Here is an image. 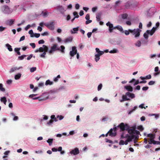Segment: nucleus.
<instances>
[{"mask_svg": "<svg viewBox=\"0 0 160 160\" xmlns=\"http://www.w3.org/2000/svg\"><path fill=\"white\" fill-rule=\"evenodd\" d=\"M117 127L120 128L121 131H123L125 130L127 131L129 134L135 133H136L137 134L139 133V132L138 131L135 130L136 126L132 127L130 128L129 126L127 124H125L123 122L121 123L117 126Z\"/></svg>", "mask_w": 160, "mask_h": 160, "instance_id": "1", "label": "nucleus"}, {"mask_svg": "<svg viewBox=\"0 0 160 160\" xmlns=\"http://www.w3.org/2000/svg\"><path fill=\"white\" fill-rule=\"evenodd\" d=\"M127 96H128L131 98H133L135 97V95L134 94L131 93L129 92H127L126 93L125 95H122V99L120 101V102H122L126 101H130V99L128 98L127 97Z\"/></svg>", "mask_w": 160, "mask_h": 160, "instance_id": "2", "label": "nucleus"}, {"mask_svg": "<svg viewBox=\"0 0 160 160\" xmlns=\"http://www.w3.org/2000/svg\"><path fill=\"white\" fill-rule=\"evenodd\" d=\"M2 11L4 14H9L12 13V11L8 6L3 5L1 8Z\"/></svg>", "mask_w": 160, "mask_h": 160, "instance_id": "3", "label": "nucleus"}, {"mask_svg": "<svg viewBox=\"0 0 160 160\" xmlns=\"http://www.w3.org/2000/svg\"><path fill=\"white\" fill-rule=\"evenodd\" d=\"M130 32L132 35H134L135 38H137L139 36L140 33L141 32V30L138 29H134L133 30L129 29Z\"/></svg>", "mask_w": 160, "mask_h": 160, "instance_id": "4", "label": "nucleus"}, {"mask_svg": "<svg viewBox=\"0 0 160 160\" xmlns=\"http://www.w3.org/2000/svg\"><path fill=\"white\" fill-rule=\"evenodd\" d=\"M159 24H160L159 22H157L156 23V27H153L151 30H147L146 31V33H147L148 34H150L151 36L155 32V31H156L157 29V28L159 26Z\"/></svg>", "mask_w": 160, "mask_h": 160, "instance_id": "5", "label": "nucleus"}, {"mask_svg": "<svg viewBox=\"0 0 160 160\" xmlns=\"http://www.w3.org/2000/svg\"><path fill=\"white\" fill-rule=\"evenodd\" d=\"M48 48L45 45H43L42 46V47H41L39 48L38 49H36L35 50V52H43L45 51L46 52H48Z\"/></svg>", "mask_w": 160, "mask_h": 160, "instance_id": "6", "label": "nucleus"}, {"mask_svg": "<svg viewBox=\"0 0 160 160\" xmlns=\"http://www.w3.org/2000/svg\"><path fill=\"white\" fill-rule=\"evenodd\" d=\"M44 25L52 30H53L54 29V23L53 22H51L48 23H45Z\"/></svg>", "mask_w": 160, "mask_h": 160, "instance_id": "7", "label": "nucleus"}, {"mask_svg": "<svg viewBox=\"0 0 160 160\" xmlns=\"http://www.w3.org/2000/svg\"><path fill=\"white\" fill-rule=\"evenodd\" d=\"M117 127H115L113 128V129L111 128L109 130L110 134L109 135L111 137H115L117 134L116 131L117 130Z\"/></svg>", "mask_w": 160, "mask_h": 160, "instance_id": "8", "label": "nucleus"}, {"mask_svg": "<svg viewBox=\"0 0 160 160\" xmlns=\"http://www.w3.org/2000/svg\"><path fill=\"white\" fill-rule=\"evenodd\" d=\"M60 49L57 47V45L56 44L53 45L51 48V49L48 51V52L50 54L52 53L53 52L57 50L59 51Z\"/></svg>", "mask_w": 160, "mask_h": 160, "instance_id": "9", "label": "nucleus"}, {"mask_svg": "<svg viewBox=\"0 0 160 160\" xmlns=\"http://www.w3.org/2000/svg\"><path fill=\"white\" fill-rule=\"evenodd\" d=\"M77 50L75 46L72 47V50L70 52V55L72 57H73L77 53Z\"/></svg>", "mask_w": 160, "mask_h": 160, "instance_id": "10", "label": "nucleus"}, {"mask_svg": "<svg viewBox=\"0 0 160 160\" xmlns=\"http://www.w3.org/2000/svg\"><path fill=\"white\" fill-rule=\"evenodd\" d=\"M147 137L150 138V141H148L149 144H151L152 142L154 140L155 138V135L152 133H150L147 135Z\"/></svg>", "mask_w": 160, "mask_h": 160, "instance_id": "11", "label": "nucleus"}, {"mask_svg": "<svg viewBox=\"0 0 160 160\" xmlns=\"http://www.w3.org/2000/svg\"><path fill=\"white\" fill-rule=\"evenodd\" d=\"M106 25L107 26L109 27V31L110 32H112L113 30L115 29V28H114L113 25L111 23L109 22H108L107 23Z\"/></svg>", "mask_w": 160, "mask_h": 160, "instance_id": "12", "label": "nucleus"}, {"mask_svg": "<svg viewBox=\"0 0 160 160\" xmlns=\"http://www.w3.org/2000/svg\"><path fill=\"white\" fill-rule=\"evenodd\" d=\"M70 154L74 155H77L79 153V151L78 148H75L73 149L70 152Z\"/></svg>", "mask_w": 160, "mask_h": 160, "instance_id": "13", "label": "nucleus"}, {"mask_svg": "<svg viewBox=\"0 0 160 160\" xmlns=\"http://www.w3.org/2000/svg\"><path fill=\"white\" fill-rule=\"evenodd\" d=\"M58 11L60 12L62 14H64V12L65 11V10L64 9L63 7L62 6H59L58 8Z\"/></svg>", "mask_w": 160, "mask_h": 160, "instance_id": "14", "label": "nucleus"}, {"mask_svg": "<svg viewBox=\"0 0 160 160\" xmlns=\"http://www.w3.org/2000/svg\"><path fill=\"white\" fill-rule=\"evenodd\" d=\"M72 40V37H70L66 38L63 40L64 42L65 43H68L71 42Z\"/></svg>", "mask_w": 160, "mask_h": 160, "instance_id": "15", "label": "nucleus"}, {"mask_svg": "<svg viewBox=\"0 0 160 160\" xmlns=\"http://www.w3.org/2000/svg\"><path fill=\"white\" fill-rule=\"evenodd\" d=\"M128 92H132L133 91L132 88L130 86H126L124 87Z\"/></svg>", "mask_w": 160, "mask_h": 160, "instance_id": "16", "label": "nucleus"}, {"mask_svg": "<svg viewBox=\"0 0 160 160\" xmlns=\"http://www.w3.org/2000/svg\"><path fill=\"white\" fill-rule=\"evenodd\" d=\"M114 28L117 29L118 30H119L120 32H121L122 33H123L124 32L122 27L121 26H116L115 27H114Z\"/></svg>", "mask_w": 160, "mask_h": 160, "instance_id": "17", "label": "nucleus"}, {"mask_svg": "<svg viewBox=\"0 0 160 160\" xmlns=\"http://www.w3.org/2000/svg\"><path fill=\"white\" fill-rule=\"evenodd\" d=\"M130 135H128V134H126L125 136H124V133H122L121 136V139H123L124 138H128V136H129Z\"/></svg>", "mask_w": 160, "mask_h": 160, "instance_id": "18", "label": "nucleus"}, {"mask_svg": "<svg viewBox=\"0 0 160 160\" xmlns=\"http://www.w3.org/2000/svg\"><path fill=\"white\" fill-rule=\"evenodd\" d=\"M101 14L100 13H98L96 15V18L98 21H99L100 20V18Z\"/></svg>", "mask_w": 160, "mask_h": 160, "instance_id": "19", "label": "nucleus"}, {"mask_svg": "<svg viewBox=\"0 0 160 160\" xmlns=\"http://www.w3.org/2000/svg\"><path fill=\"white\" fill-rule=\"evenodd\" d=\"M6 46L8 48V49L9 51H12V48L11 46L9 44H6Z\"/></svg>", "mask_w": 160, "mask_h": 160, "instance_id": "20", "label": "nucleus"}, {"mask_svg": "<svg viewBox=\"0 0 160 160\" xmlns=\"http://www.w3.org/2000/svg\"><path fill=\"white\" fill-rule=\"evenodd\" d=\"M0 100H1V102H3V103L5 105L6 104V103L7 102V100H6V97H4L1 98Z\"/></svg>", "mask_w": 160, "mask_h": 160, "instance_id": "21", "label": "nucleus"}, {"mask_svg": "<svg viewBox=\"0 0 160 160\" xmlns=\"http://www.w3.org/2000/svg\"><path fill=\"white\" fill-rule=\"evenodd\" d=\"M131 135L129 136H128V137L127 138V141H128L129 142H131L132 141V140L133 139V136H132V135Z\"/></svg>", "mask_w": 160, "mask_h": 160, "instance_id": "22", "label": "nucleus"}, {"mask_svg": "<svg viewBox=\"0 0 160 160\" xmlns=\"http://www.w3.org/2000/svg\"><path fill=\"white\" fill-rule=\"evenodd\" d=\"M21 74L20 73H18L15 76V79L16 80L19 79L21 77Z\"/></svg>", "mask_w": 160, "mask_h": 160, "instance_id": "23", "label": "nucleus"}, {"mask_svg": "<svg viewBox=\"0 0 160 160\" xmlns=\"http://www.w3.org/2000/svg\"><path fill=\"white\" fill-rule=\"evenodd\" d=\"M0 91L2 92H4L5 91V89L3 87V85L2 83H0Z\"/></svg>", "mask_w": 160, "mask_h": 160, "instance_id": "24", "label": "nucleus"}, {"mask_svg": "<svg viewBox=\"0 0 160 160\" xmlns=\"http://www.w3.org/2000/svg\"><path fill=\"white\" fill-rule=\"evenodd\" d=\"M53 82H52L50 81L49 80H47L45 82V85H51L52 84Z\"/></svg>", "mask_w": 160, "mask_h": 160, "instance_id": "25", "label": "nucleus"}, {"mask_svg": "<svg viewBox=\"0 0 160 160\" xmlns=\"http://www.w3.org/2000/svg\"><path fill=\"white\" fill-rule=\"evenodd\" d=\"M35 23H33L32 24V26H30V25H28L25 28V30L27 31L30 27L31 26H35Z\"/></svg>", "mask_w": 160, "mask_h": 160, "instance_id": "26", "label": "nucleus"}, {"mask_svg": "<svg viewBox=\"0 0 160 160\" xmlns=\"http://www.w3.org/2000/svg\"><path fill=\"white\" fill-rule=\"evenodd\" d=\"M51 119L52 120L55 122H57L58 121L57 119L55 117V115H51Z\"/></svg>", "mask_w": 160, "mask_h": 160, "instance_id": "27", "label": "nucleus"}, {"mask_svg": "<svg viewBox=\"0 0 160 160\" xmlns=\"http://www.w3.org/2000/svg\"><path fill=\"white\" fill-rule=\"evenodd\" d=\"M138 108V107L137 106H135L134 107L133 109H132L129 112L128 114H131L132 112H133V111L135 110L136 109H137Z\"/></svg>", "mask_w": 160, "mask_h": 160, "instance_id": "28", "label": "nucleus"}, {"mask_svg": "<svg viewBox=\"0 0 160 160\" xmlns=\"http://www.w3.org/2000/svg\"><path fill=\"white\" fill-rule=\"evenodd\" d=\"M139 134H140V133L138 134H137L136 133H133L132 134H130L132 135V136H133V139L135 138V140H136L137 139H138V136L134 134H136V135H138Z\"/></svg>", "mask_w": 160, "mask_h": 160, "instance_id": "29", "label": "nucleus"}, {"mask_svg": "<svg viewBox=\"0 0 160 160\" xmlns=\"http://www.w3.org/2000/svg\"><path fill=\"white\" fill-rule=\"evenodd\" d=\"M73 30L74 32H73L72 31H71V33H74L76 32H77L78 30V27L76 28H73Z\"/></svg>", "mask_w": 160, "mask_h": 160, "instance_id": "30", "label": "nucleus"}, {"mask_svg": "<svg viewBox=\"0 0 160 160\" xmlns=\"http://www.w3.org/2000/svg\"><path fill=\"white\" fill-rule=\"evenodd\" d=\"M53 140V139H49L47 141V142L49 143L50 145H51L52 144Z\"/></svg>", "mask_w": 160, "mask_h": 160, "instance_id": "31", "label": "nucleus"}, {"mask_svg": "<svg viewBox=\"0 0 160 160\" xmlns=\"http://www.w3.org/2000/svg\"><path fill=\"white\" fill-rule=\"evenodd\" d=\"M118 52V50L117 49H114L113 50L110 51L109 52L111 53H117Z\"/></svg>", "mask_w": 160, "mask_h": 160, "instance_id": "32", "label": "nucleus"}, {"mask_svg": "<svg viewBox=\"0 0 160 160\" xmlns=\"http://www.w3.org/2000/svg\"><path fill=\"white\" fill-rule=\"evenodd\" d=\"M95 60L96 62H97L100 59V56L98 55H95Z\"/></svg>", "mask_w": 160, "mask_h": 160, "instance_id": "33", "label": "nucleus"}, {"mask_svg": "<svg viewBox=\"0 0 160 160\" xmlns=\"http://www.w3.org/2000/svg\"><path fill=\"white\" fill-rule=\"evenodd\" d=\"M153 143L154 144H158V145H160V142L159 141H155L154 140H153L152 142V144Z\"/></svg>", "mask_w": 160, "mask_h": 160, "instance_id": "34", "label": "nucleus"}, {"mask_svg": "<svg viewBox=\"0 0 160 160\" xmlns=\"http://www.w3.org/2000/svg\"><path fill=\"white\" fill-rule=\"evenodd\" d=\"M29 33L30 35V36L31 37H34V33L33 31L32 30H30L28 32Z\"/></svg>", "mask_w": 160, "mask_h": 160, "instance_id": "35", "label": "nucleus"}, {"mask_svg": "<svg viewBox=\"0 0 160 160\" xmlns=\"http://www.w3.org/2000/svg\"><path fill=\"white\" fill-rule=\"evenodd\" d=\"M137 129L141 131H142L144 129L142 125L138 126L137 127Z\"/></svg>", "mask_w": 160, "mask_h": 160, "instance_id": "36", "label": "nucleus"}, {"mask_svg": "<svg viewBox=\"0 0 160 160\" xmlns=\"http://www.w3.org/2000/svg\"><path fill=\"white\" fill-rule=\"evenodd\" d=\"M26 57V55H22L21 56L18 57V58L20 60H22L24 59V58H25Z\"/></svg>", "mask_w": 160, "mask_h": 160, "instance_id": "37", "label": "nucleus"}, {"mask_svg": "<svg viewBox=\"0 0 160 160\" xmlns=\"http://www.w3.org/2000/svg\"><path fill=\"white\" fill-rule=\"evenodd\" d=\"M73 14L74 17L76 18H78L79 17L78 12H77L75 11L73 12Z\"/></svg>", "mask_w": 160, "mask_h": 160, "instance_id": "38", "label": "nucleus"}, {"mask_svg": "<svg viewBox=\"0 0 160 160\" xmlns=\"http://www.w3.org/2000/svg\"><path fill=\"white\" fill-rule=\"evenodd\" d=\"M135 45L138 47H140L141 45V42L140 41H138L135 44Z\"/></svg>", "mask_w": 160, "mask_h": 160, "instance_id": "39", "label": "nucleus"}, {"mask_svg": "<svg viewBox=\"0 0 160 160\" xmlns=\"http://www.w3.org/2000/svg\"><path fill=\"white\" fill-rule=\"evenodd\" d=\"M60 47L61 49H60L59 51H60L62 53H64L65 52L64 51V50L65 48V47L64 46L62 45Z\"/></svg>", "mask_w": 160, "mask_h": 160, "instance_id": "40", "label": "nucleus"}, {"mask_svg": "<svg viewBox=\"0 0 160 160\" xmlns=\"http://www.w3.org/2000/svg\"><path fill=\"white\" fill-rule=\"evenodd\" d=\"M46 52L45 51H44V52L42 53V54H41L40 55V56L41 58H45V55L46 54V52Z\"/></svg>", "mask_w": 160, "mask_h": 160, "instance_id": "41", "label": "nucleus"}, {"mask_svg": "<svg viewBox=\"0 0 160 160\" xmlns=\"http://www.w3.org/2000/svg\"><path fill=\"white\" fill-rule=\"evenodd\" d=\"M128 16V14L126 13L123 14L122 15V18L124 19L127 18Z\"/></svg>", "mask_w": 160, "mask_h": 160, "instance_id": "42", "label": "nucleus"}, {"mask_svg": "<svg viewBox=\"0 0 160 160\" xmlns=\"http://www.w3.org/2000/svg\"><path fill=\"white\" fill-rule=\"evenodd\" d=\"M36 67H32L30 68V71L31 72H33L36 70Z\"/></svg>", "mask_w": 160, "mask_h": 160, "instance_id": "43", "label": "nucleus"}, {"mask_svg": "<svg viewBox=\"0 0 160 160\" xmlns=\"http://www.w3.org/2000/svg\"><path fill=\"white\" fill-rule=\"evenodd\" d=\"M0 2L1 3H3L4 2H5L6 3H9L10 2V0H0Z\"/></svg>", "mask_w": 160, "mask_h": 160, "instance_id": "44", "label": "nucleus"}, {"mask_svg": "<svg viewBox=\"0 0 160 160\" xmlns=\"http://www.w3.org/2000/svg\"><path fill=\"white\" fill-rule=\"evenodd\" d=\"M54 121V120L51 119L49 122H47V124L49 125H51L52 124Z\"/></svg>", "mask_w": 160, "mask_h": 160, "instance_id": "45", "label": "nucleus"}, {"mask_svg": "<svg viewBox=\"0 0 160 160\" xmlns=\"http://www.w3.org/2000/svg\"><path fill=\"white\" fill-rule=\"evenodd\" d=\"M104 53V52L103 51H100L98 52V53L96 54V55H98L100 56L102 55Z\"/></svg>", "mask_w": 160, "mask_h": 160, "instance_id": "46", "label": "nucleus"}, {"mask_svg": "<svg viewBox=\"0 0 160 160\" xmlns=\"http://www.w3.org/2000/svg\"><path fill=\"white\" fill-rule=\"evenodd\" d=\"M61 77L60 75H58L57 77L55 78L54 79V81L55 82H57L58 81V78H60Z\"/></svg>", "mask_w": 160, "mask_h": 160, "instance_id": "47", "label": "nucleus"}, {"mask_svg": "<svg viewBox=\"0 0 160 160\" xmlns=\"http://www.w3.org/2000/svg\"><path fill=\"white\" fill-rule=\"evenodd\" d=\"M148 34L147 33H145L143 34V36L144 38L146 39H148Z\"/></svg>", "mask_w": 160, "mask_h": 160, "instance_id": "48", "label": "nucleus"}, {"mask_svg": "<svg viewBox=\"0 0 160 160\" xmlns=\"http://www.w3.org/2000/svg\"><path fill=\"white\" fill-rule=\"evenodd\" d=\"M155 83V81H151L148 82V84L149 85H153Z\"/></svg>", "mask_w": 160, "mask_h": 160, "instance_id": "49", "label": "nucleus"}, {"mask_svg": "<svg viewBox=\"0 0 160 160\" xmlns=\"http://www.w3.org/2000/svg\"><path fill=\"white\" fill-rule=\"evenodd\" d=\"M30 45L33 48H35L36 47L35 44L34 43H30Z\"/></svg>", "mask_w": 160, "mask_h": 160, "instance_id": "50", "label": "nucleus"}, {"mask_svg": "<svg viewBox=\"0 0 160 160\" xmlns=\"http://www.w3.org/2000/svg\"><path fill=\"white\" fill-rule=\"evenodd\" d=\"M40 34L39 33H35L34 34V37H35L36 38H38L40 37Z\"/></svg>", "mask_w": 160, "mask_h": 160, "instance_id": "51", "label": "nucleus"}, {"mask_svg": "<svg viewBox=\"0 0 160 160\" xmlns=\"http://www.w3.org/2000/svg\"><path fill=\"white\" fill-rule=\"evenodd\" d=\"M102 87V84H100L98 86V91L100 90Z\"/></svg>", "mask_w": 160, "mask_h": 160, "instance_id": "52", "label": "nucleus"}, {"mask_svg": "<svg viewBox=\"0 0 160 160\" xmlns=\"http://www.w3.org/2000/svg\"><path fill=\"white\" fill-rule=\"evenodd\" d=\"M45 42L44 41V40L42 39L40 40L38 42V43L39 44H43Z\"/></svg>", "mask_w": 160, "mask_h": 160, "instance_id": "53", "label": "nucleus"}, {"mask_svg": "<svg viewBox=\"0 0 160 160\" xmlns=\"http://www.w3.org/2000/svg\"><path fill=\"white\" fill-rule=\"evenodd\" d=\"M124 32L126 35H128L129 34L130 32L129 31V29L128 31L126 30H125Z\"/></svg>", "mask_w": 160, "mask_h": 160, "instance_id": "54", "label": "nucleus"}, {"mask_svg": "<svg viewBox=\"0 0 160 160\" xmlns=\"http://www.w3.org/2000/svg\"><path fill=\"white\" fill-rule=\"evenodd\" d=\"M6 28L5 27H3L2 26L0 27V32H2L5 30Z\"/></svg>", "mask_w": 160, "mask_h": 160, "instance_id": "55", "label": "nucleus"}, {"mask_svg": "<svg viewBox=\"0 0 160 160\" xmlns=\"http://www.w3.org/2000/svg\"><path fill=\"white\" fill-rule=\"evenodd\" d=\"M14 22V20H13L12 19H11L9 21V25H12V24Z\"/></svg>", "mask_w": 160, "mask_h": 160, "instance_id": "56", "label": "nucleus"}, {"mask_svg": "<svg viewBox=\"0 0 160 160\" xmlns=\"http://www.w3.org/2000/svg\"><path fill=\"white\" fill-rule=\"evenodd\" d=\"M151 77H152L151 76L150 74H149L148 75H147L145 77L146 79H150L151 78Z\"/></svg>", "mask_w": 160, "mask_h": 160, "instance_id": "57", "label": "nucleus"}, {"mask_svg": "<svg viewBox=\"0 0 160 160\" xmlns=\"http://www.w3.org/2000/svg\"><path fill=\"white\" fill-rule=\"evenodd\" d=\"M57 118H59V119L60 120H61L63 119L64 117L62 115H58L57 116Z\"/></svg>", "mask_w": 160, "mask_h": 160, "instance_id": "58", "label": "nucleus"}, {"mask_svg": "<svg viewBox=\"0 0 160 160\" xmlns=\"http://www.w3.org/2000/svg\"><path fill=\"white\" fill-rule=\"evenodd\" d=\"M85 19L87 20H89L90 19V16L89 14H87L86 17Z\"/></svg>", "mask_w": 160, "mask_h": 160, "instance_id": "59", "label": "nucleus"}, {"mask_svg": "<svg viewBox=\"0 0 160 160\" xmlns=\"http://www.w3.org/2000/svg\"><path fill=\"white\" fill-rule=\"evenodd\" d=\"M119 144L120 145H123L124 144V141L123 140H121L119 142Z\"/></svg>", "mask_w": 160, "mask_h": 160, "instance_id": "60", "label": "nucleus"}, {"mask_svg": "<svg viewBox=\"0 0 160 160\" xmlns=\"http://www.w3.org/2000/svg\"><path fill=\"white\" fill-rule=\"evenodd\" d=\"M25 39V37L24 36H23L20 38L19 42L24 40Z\"/></svg>", "mask_w": 160, "mask_h": 160, "instance_id": "61", "label": "nucleus"}, {"mask_svg": "<svg viewBox=\"0 0 160 160\" xmlns=\"http://www.w3.org/2000/svg\"><path fill=\"white\" fill-rule=\"evenodd\" d=\"M127 25L128 26H130L131 25V23L130 21H127L126 22Z\"/></svg>", "mask_w": 160, "mask_h": 160, "instance_id": "62", "label": "nucleus"}, {"mask_svg": "<svg viewBox=\"0 0 160 160\" xmlns=\"http://www.w3.org/2000/svg\"><path fill=\"white\" fill-rule=\"evenodd\" d=\"M92 34V32H88V33L87 35L88 38L91 37Z\"/></svg>", "mask_w": 160, "mask_h": 160, "instance_id": "63", "label": "nucleus"}, {"mask_svg": "<svg viewBox=\"0 0 160 160\" xmlns=\"http://www.w3.org/2000/svg\"><path fill=\"white\" fill-rule=\"evenodd\" d=\"M92 22V20H90L89 19V20H87V21H86L85 23L86 24H88L89 23L91 22Z\"/></svg>", "mask_w": 160, "mask_h": 160, "instance_id": "64", "label": "nucleus"}]
</instances>
